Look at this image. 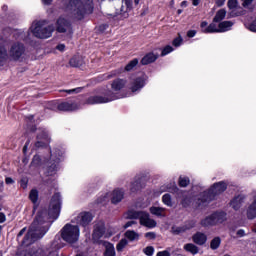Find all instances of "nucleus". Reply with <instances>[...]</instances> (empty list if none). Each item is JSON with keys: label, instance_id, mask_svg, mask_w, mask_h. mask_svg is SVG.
<instances>
[{"label": "nucleus", "instance_id": "46", "mask_svg": "<svg viewBox=\"0 0 256 256\" xmlns=\"http://www.w3.org/2000/svg\"><path fill=\"white\" fill-rule=\"evenodd\" d=\"M179 185L180 187H187V185H189V179L187 177H180Z\"/></svg>", "mask_w": 256, "mask_h": 256}, {"label": "nucleus", "instance_id": "20", "mask_svg": "<svg viewBox=\"0 0 256 256\" xmlns=\"http://www.w3.org/2000/svg\"><path fill=\"white\" fill-rule=\"evenodd\" d=\"M243 203H245V195H238L234 197V199L230 202V205L234 211H239V209L243 207Z\"/></svg>", "mask_w": 256, "mask_h": 256}, {"label": "nucleus", "instance_id": "61", "mask_svg": "<svg viewBox=\"0 0 256 256\" xmlns=\"http://www.w3.org/2000/svg\"><path fill=\"white\" fill-rule=\"evenodd\" d=\"M5 221H6L5 214L0 213V223H5Z\"/></svg>", "mask_w": 256, "mask_h": 256}, {"label": "nucleus", "instance_id": "32", "mask_svg": "<svg viewBox=\"0 0 256 256\" xmlns=\"http://www.w3.org/2000/svg\"><path fill=\"white\" fill-rule=\"evenodd\" d=\"M126 239H129V241H139V233L133 231V230H127L125 232Z\"/></svg>", "mask_w": 256, "mask_h": 256}, {"label": "nucleus", "instance_id": "22", "mask_svg": "<svg viewBox=\"0 0 256 256\" xmlns=\"http://www.w3.org/2000/svg\"><path fill=\"white\" fill-rule=\"evenodd\" d=\"M228 8L230 9V15L232 17H239V15H243V10H241L240 12H235V10L237 9V5L238 2L237 0H228Z\"/></svg>", "mask_w": 256, "mask_h": 256}, {"label": "nucleus", "instance_id": "2", "mask_svg": "<svg viewBox=\"0 0 256 256\" xmlns=\"http://www.w3.org/2000/svg\"><path fill=\"white\" fill-rule=\"evenodd\" d=\"M63 5L78 21L93 13V0H63Z\"/></svg>", "mask_w": 256, "mask_h": 256}, {"label": "nucleus", "instance_id": "26", "mask_svg": "<svg viewBox=\"0 0 256 256\" xmlns=\"http://www.w3.org/2000/svg\"><path fill=\"white\" fill-rule=\"evenodd\" d=\"M167 211L163 207H157V206H152L150 207V213L152 215H156V217H167V214L165 213Z\"/></svg>", "mask_w": 256, "mask_h": 256}, {"label": "nucleus", "instance_id": "41", "mask_svg": "<svg viewBox=\"0 0 256 256\" xmlns=\"http://www.w3.org/2000/svg\"><path fill=\"white\" fill-rule=\"evenodd\" d=\"M128 243L127 239H122L116 246L117 251H123L127 247Z\"/></svg>", "mask_w": 256, "mask_h": 256}, {"label": "nucleus", "instance_id": "60", "mask_svg": "<svg viewBox=\"0 0 256 256\" xmlns=\"http://www.w3.org/2000/svg\"><path fill=\"white\" fill-rule=\"evenodd\" d=\"M131 225H135V221H128V222L124 225V228L127 229V228L131 227Z\"/></svg>", "mask_w": 256, "mask_h": 256}, {"label": "nucleus", "instance_id": "11", "mask_svg": "<svg viewBox=\"0 0 256 256\" xmlns=\"http://www.w3.org/2000/svg\"><path fill=\"white\" fill-rule=\"evenodd\" d=\"M125 195V192H123V190L121 189H116L114 190L112 193H106L103 198L102 201H100V203H103V201H109V198L111 197V202L114 204L120 203V201H123V197Z\"/></svg>", "mask_w": 256, "mask_h": 256}, {"label": "nucleus", "instance_id": "9", "mask_svg": "<svg viewBox=\"0 0 256 256\" xmlns=\"http://www.w3.org/2000/svg\"><path fill=\"white\" fill-rule=\"evenodd\" d=\"M63 157V152L58 151V152H54L51 155V161H50V165L48 166V175H55V173L57 172V169H59V163L61 161Z\"/></svg>", "mask_w": 256, "mask_h": 256}, {"label": "nucleus", "instance_id": "3", "mask_svg": "<svg viewBox=\"0 0 256 256\" xmlns=\"http://www.w3.org/2000/svg\"><path fill=\"white\" fill-rule=\"evenodd\" d=\"M127 85V82L123 79H116L112 82V90L108 91L107 94L103 96H90L86 100V105H99L101 103H111V101H116V99H123V95L119 93L123 87Z\"/></svg>", "mask_w": 256, "mask_h": 256}, {"label": "nucleus", "instance_id": "56", "mask_svg": "<svg viewBox=\"0 0 256 256\" xmlns=\"http://www.w3.org/2000/svg\"><path fill=\"white\" fill-rule=\"evenodd\" d=\"M239 237H245L247 234L245 233V230L239 229L236 233Z\"/></svg>", "mask_w": 256, "mask_h": 256}, {"label": "nucleus", "instance_id": "38", "mask_svg": "<svg viewBox=\"0 0 256 256\" xmlns=\"http://www.w3.org/2000/svg\"><path fill=\"white\" fill-rule=\"evenodd\" d=\"M139 64V60L138 59H133L132 61H130L126 67L124 68L125 71H133L134 67H137V65Z\"/></svg>", "mask_w": 256, "mask_h": 256}, {"label": "nucleus", "instance_id": "48", "mask_svg": "<svg viewBox=\"0 0 256 256\" xmlns=\"http://www.w3.org/2000/svg\"><path fill=\"white\" fill-rule=\"evenodd\" d=\"M181 43H183V38H181V36H179L178 38L174 39L173 42H172L174 47H181Z\"/></svg>", "mask_w": 256, "mask_h": 256}, {"label": "nucleus", "instance_id": "18", "mask_svg": "<svg viewBox=\"0 0 256 256\" xmlns=\"http://www.w3.org/2000/svg\"><path fill=\"white\" fill-rule=\"evenodd\" d=\"M30 256H58L57 250H49L43 248H35Z\"/></svg>", "mask_w": 256, "mask_h": 256}, {"label": "nucleus", "instance_id": "17", "mask_svg": "<svg viewBox=\"0 0 256 256\" xmlns=\"http://www.w3.org/2000/svg\"><path fill=\"white\" fill-rule=\"evenodd\" d=\"M104 234H105V222L104 221H98L94 225V232H93L94 241H97L98 239H101V237H103Z\"/></svg>", "mask_w": 256, "mask_h": 256}, {"label": "nucleus", "instance_id": "53", "mask_svg": "<svg viewBox=\"0 0 256 256\" xmlns=\"http://www.w3.org/2000/svg\"><path fill=\"white\" fill-rule=\"evenodd\" d=\"M225 1L227 0H215V5L217 7H223V5H225Z\"/></svg>", "mask_w": 256, "mask_h": 256}, {"label": "nucleus", "instance_id": "25", "mask_svg": "<svg viewBox=\"0 0 256 256\" xmlns=\"http://www.w3.org/2000/svg\"><path fill=\"white\" fill-rule=\"evenodd\" d=\"M102 245L105 247L104 256H115V246H113V244L103 241Z\"/></svg>", "mask_w": 256, "mask_h": 256}, {"label": "nucleus", "instance_id": "55", "mask_svg": "<svg viewBox=\"0 0 256 256\" xmlns=\"http://www.w3.org/2000/svg\"><path fill=\"white\" fill-rule=\"evenodd\" d=\"M81 92V88H75V89H70V90H66V93H80Z\"/></svg>", "mask_w": 256, "mask_h": 256}, {"label": "nucleus", "instance_id": "16", "mask_svg": "<svg viewBox=\"0 0 256 256\" xmlns=\"http://www.w3.org/2000/svg\"><path fill=\"white\" fill-rule=\"evenodd\" d=\"M47 143H49V134H47L45 129H38L36 147H43Z\"/></svg>", "mask_w": 256, "mask_h": 256}, {"label": "nucleus", "instance_id": "13", "mask_svg": "<svg viewBox=\"0 0 256 256\" xmlns=\"http://www.w3.org/2000/svg\"><path fill=\"white\" fill-rule=\"evenodd\" d=\"M145 81H147V76H145V74L134 78L130 87L132 93H137V91H141V89L145 87Z\"/></svg>", "mask_w": 256, "mask_h": 256}, {"label": "nucleus", "instance_id": "40", "mask_svg": "<svg viewBox=\"0 0 256 256\" xmlns=\"http://www.w3.org/2000/svg\"><path fill=\"white\" fill-rule=\"evenodd\" d=\"M29 197L32 203H37V200L39 199V192L36 189H33L30 191Z\"/></svg>", "mask_w": 256, "mask_h": 256}, {"label": "nucleus", "instance_id": "21", "mask_svg": "<svg viewBox=\"0 0 256 256\" xmlns=\"http://www.w3.org/2000/svg\"><path fill=\"white\" fill-rule=\"evenodd\" d=\"M79 105L75 102H62L58 105L59 111H77Z\"/></svg>", "mask_w": 256, "mask_h": 256}, {"label": "nucleus", "instance_id": "39", "mask_svg": "<svg viewBox=\"0 0 256 256\" xmlns=\"http://www.w3.org/2000/svg\"><path fill=\"white\" fill-rule=\"evenodd\" d=\"M123 68H118L114 71H111L107 76L106 79H113V77H117V75H121L123 73Z\"/></svg>", "mask_w": 256, "mask_h": 256}, {"label": "nucleus", "instance_id": "31", "mask_svg": "<svg viewBox=\"0 0 256 256\" xmlns=\"http://www.w3.org/2000/svg\"><path fill=\"white\" fill-rule=\"evenodd\" d=\"M184 251H187L188 253H191L192 255H197L199 253V248L192 243H188L184 245Z\"/></svg>", "mask_w": 256, "mask_h": 256}, {"label": "nucleus", "instance_id": "14", "mask_svg": "<svg viewBox=\"0 0 256 256\" xmlns=\"http://www.w3.org/2000/svg\"><path fill=\"white\" fill-rule=\"evenodd\" d=\"M247 219H256V191L253 192L252 200L246 207Z\"/></svg>", "mask_w": 256, "mask_h": 256}, {"label": "nucleus", "instance_id": "64", "mask_svg": "<svg viewBox=\"0 0 256 256\" xmlns=\"http://www.w3.org/2000/svg\"><path fill=\"white\" fill-rule=\"evenodd\" d=\"M190 1H192V5H194L195 7L199 5V0H190Z\"/></svg>", "mask_w": 256, "mask_h": 256}, {"label": "nucleus", "instance_id": "37", "mask_svg": "<svg viewBox=\"0 0 256 256\" xmlns=\"http://www.w3.org/2000/svg\"><path fill=\"white\" fill-rule=\"evenodd\" d=\"M162 203L166 205L167 207H173V201L171 200V195L164 194L162 197Z\"/></svg>", "mask_w": 256, "mask_h": 256}, {"label": "nucleus", "instance_id": "1", "mask_svg": "<svg viewBox=\"0 0 256 256\" xmlns=\"http://www.w3.org/2000/svg\"><path fill=\"white\" fill-rule=\"evenodd\" d=\"M59 213H61V194L56 193L51 199L48 215L45 210L37 214L27 234L21 241V246L29 247V245H33L35 241L41 239L49 231V225L55 219H58Z\"/></svg>", "mask_w": 256, "mask_h": 256}, {"label": "nucleus", "instance_id": "43", "mask_svg": "<svg viewBox=\"0 0 256 256\" xmlns=\"http://www.w3.org/2000/svg\"><path fill=\"white\" fill-rule=\"evenodd\" d=\"M143 253L147 256H153L155 253V248H153V246H148L143 249Z\"/></svg>", "mask_w": 256, "mask_h": 256}, {"label": "nucleus", "instance_id": "42", "mask_svg": "<svg viewBox=\"0 0 256 256\" xmlns=\"http://www.w3.org/2000/svg\"><path fill=\"white\" fill-rule=\"evenodd\" d=\"M245 26L247 29H249V31H252V33H256V17L251 23H246Z\"/></svg>", "mask_w": 256, "mask_h": 256}, {"label": "nucleus", "instance_id": "36", "mask_svg": "<svg viewBox=\"0 0 256 256\" xmlns=\"http://www.w3.org/2000/svg\"><path fill=\"white\" fill-rule=\"evenodd\" d=\"M192 227H195V223L191 224L188 227H173L172 231L173 233H176V235H179V233H184V231H187V229H192Z\"/></svg>", "mask_w": 256, "mask_h": 256}, {"label": "nucleus", "instance_id": "57", "mask_svg": "<svg viewBox=\"0 0 256 256\" xmlns=\"http://www.w3.org/2000/svg\"><path fill=\"white\" fill-rule=\"evenodd\" d=\"M195 35H197V31L195 30H190L187 32V37H195Z\"/></svg>", "mask_w": 256, "mask_h": 256}, {"label": "nucleus", "instance_id": "52", "mask_svg": "<svg viewBox=\"0 0 256 256\" xmlns=\"http://www.w3.org/2000/svg\"><path fill=\"white\" fill-rule=\"evenodd\" d=\"M156 256H171V254L169 253V251L164 250V251L158 252Z\"/></svg>", "mask_w": 256, "mask_h": 256}, {"label": "nucleus", "instance_id": "7", "mask_svg": "<svg viewBox=\"0 0 256 256\" xmlns=\"http://www.w3.org/2000/svg\"><path fill=\"white\" fill-rule=\"evenodd\" d=\"M31 31L33 36L37 37L38 39H49V37L53 35L55 28H53V26L45 27L41 25V22H37L31 26Z\"/></svg>", "mask_w": 256, "mask_h": 256}, {"label": "nucleus", "instance_id": "6", "mask_svg": "<svg viewBox=\"0 0 256 256\" xmlns=\"http://www.w3.org/2000/svg\"><path fill=\"white\" fill-rule=\"evenodd\" d=\"M79 226L66 224L61 230V237L66 243H77L79 241Z\"/></svg>", "mask_w": 256, "mask_h": 256}, {"label": "nucleus", "instance_id": "45", "mask_svg": "<svg viewBox=\"0 0 256 256\" xmlns=\"http://www.w3.org/2000/svg\"><path fill=\"white\" fill-rule=\"evenodd\" d=\"M140 188H141V182L135 181V182H133V183L131 184V186H130V191L135 192V191H137V190L140 189Z\"/></svg>", "mask_w": 256, "mask_h": 256}, {"label": "nucleus", "instance_id": "35", "mask_svg": "<svg viewBox=\"0 0 256 256\" xmlns=\"http://www.w3.org/2000/svg\"><path fill=\"white\" fill-rule=\"evenodd\" d=\"M221 247V238L220 237H215L211 242H210V249L215 251L216 249H219Z\"/></svg>", "mask_w": 256, "mask_h": 256}, {"label": "nucleus", "instance_id": "63", "mask_svg": "<svg viewBox=\"0 0 256 256\" xmlns=\"http://www.w3.org/2000/svg\"><path fill=\"white\" fill-rule=\"evenodd\" d=\"M21 187H23V189L27 187V182H25V180H21Z\"/></svg>", "mask_w": 256, "mask_h": 256}, {"label": "nucleus", "instance_id": "54", "mask_svg": "<svg viewBox=\"0 0 256 256\" xmlns=\"http://www.w3.org/2000/svg\"><path fill=\"white\" fill-rule=\"evenodd\" d=\"M5 183L6 185H13V183H15V180H13V178L11 177H6Z\"/></svg>", "mask_w": 256, "mask_h": 256}, {"label": "nucleus", "instance_id": "10", "mask_svg": "<svg viewBox=\"0 0 256 256\" xmlns=\"http://www.w3.org/2000/svg\"><path fill=\"white\" fill-rule=\"evenodd\" d=\"M7 45H9V40L2 35H0V67H3L9 59V52L7 53Z\"/></svg>", "mask_w": 256, "mask_h": 256}, {"label": "nucleus", "instance_id": "59", "mask_svg": "<svg viewBox=\"0 0 256 256\" xmlns=\"http://www.w3.org/2000/svg\"><path fill=\"white\" fill-rule=\"evenodd\" d=\"M243 1V6L248 7V5H251L253 3V0H242Z\"/></svg>", "mask_w": 256, "mask_h": 256}, {"label": "nucleus", "instance_id": "44", "mask_svg": "<svg viewBox=\"0 0 256 256\" xmlns=\"http://www.w3.org/2000/svg\"><path fill=\"white\" fill-rule=\"evenodd\" d=\"M169 53H173V47L168 45L163 48L161 56L165 57V55H169Z\"/></svg>", "mask_w": 256, "mask_h": 256}, {"label": "nucleus", "instance_id": "12", "mask_svg": "<svg viewBox=\"0 0 256 256\" xmlns=\"http://www.w3.org/2000/svg\"><path fill=\"white\" fill-rule=\"evenodd\" d=\"M57 32L71 35L73 33V30L71 29V22L63 17H60L57 21Z\"/></svg>", "mask_w": 256, "mask_h": 256}, {"label": "nucleus", "instance_id": "27", "mask_svg": "<svg viewBox=\"0 0 256 256\" xmlns=\"http://www.w3.org/2000/svg\"><path fill=\"white\" fill-rule=\"evenodd\" d=\"M193 241L196 245H205L207 243V235L198 232L193 236Z\"/></svg>", "mask_w": 256, "mask_h": 256}, {"label": "nucleus", "instance_id": "51", "mask_svg": "<svg viewBox=\"0 0 256 256\" xmlns=\"http://www.w3.org/2000/svg\"><path fill=\"white\" fill-rule=\"evenodd\" d=\"M25 231H27V228H23V229L18 233V236H17V240H18V241H21V237H23V235H25Z\"/></svg>", "mask_w": 256, "mask_h": 256}, {"label": "nucleus", "instance_id": "58", "mask_svg": "<svg viewBox=\"0 0 256 256\" xmlns=\"http://www.w3.org/2000/svg\"><path fill=\"white\" fill-rule=\"evenodd\" d=\"M56 49L58 50V51H65V45L64 44H59V45H57L56 46Z\"/></svg>", "mask_w": 256, "mask_h": 256}, {"label": "nucleus", "instance_id": "30", "mask_svg": "<svg viewBox=\"0 0 256 256\" xmlns=\"http://www.w3.org/2000/svg\"><path fill=\"white\" fill-rule=\"evenodd\" d=\"M83 57L81 56H74L70 59V65L71 67H83Z\"/></svg>", "mask_w": 256, "mask_h": 256}, {"label": "nucleus", "instance_id": "19", "mask_svg": "<svg viewBox=\"0 0 256 256\" xmlns=\"http://www.w3.org/2000/svg\"><path fill=\"white\" fill-rule=\"evenodd\" d=\"M133 9V0H122V6L120 9V13L124 19L129 17V12Z\"/></svg>", "mask_w": 256, "mask_h": 256}, {"label": "nucleus", "instance_id": "8", "mask_svg": "<svg viewBox=\"0 0 256 256\" xmlns=\"http://www.w3.org/2000/svg\"><path fill=\"white\" fill-rule=\"evenodd\" d=\"M23 55H25V45L21 42L11 44L8 51L10 61H21V59H23Z\"/></svg>", "mask_w": 256, "mask_h": 256}, {"label": "nucleus", "instance_id": "29", "mask_svg": "<svg viewBox=\"0 0 256 256\" xmlns=\"http://www.w3.org/2000/svg\"><path fill=\"white\" fill-rule=\"evenodd\" d=\"M225 17H227V10L220 9L216 12V15L213 18V23H221Z\"/></svg>", "mask_w": 256, "mask_h": 256}, {"label": "nucleus", "instance_id": "34", "mask_svg": "<svg viewBox=\"0 0 256 256\" xmlns=\"http://www.w3.org/2000/svg\"><path fill=\"white\" fill-rule=\"evenodd\" d=\"M204 31H205V33H220L219 24L217 26V24H215V22H213L210 25H208L207 29Z\"/></svg>", "mask_w": 256, "mask_h": 256}, {"label": "nucleus", "instance_id": "33", "mask_svg": "<svg viewBox=\"0 0 256 256\" xmlns=\"http://www.w3.org/2000/svg\"><path fill=\"white\" fill-rule=\"evenodd\" d=\"M201 225H202V227H213V225H215L213 214H211L210 216H207L206 218H204L201 221Z\"/></svg>", "mask_w": 256, "mask_h": 256}, {"label": "nucleus", "instance_id": "49", "mask_svg": "<svg viewBox=\"0 0 256 256\" xmlns=\"http://www.w3.org/2000/svg\"><path fill=\"white\" fill-rule=\"evenodd\" d=\"M207 27H209V23H207V21H202L200 24V29H201L202 33H205Z\"/></svg>", "mask_w": 256, "mask_h": 256}, {"label": "nucleus", "instance_id": "4", "mask_svg": "<svg viewBox=\"0 0 256 256\" xmlns=\"http://www.w3.org/2000/svg\"><path fill=\"white\" fill-rule=\"evenodd\" d=\"M227 189V184L225 182L215 183L207 192L200 194L198 198V206H205L210 201H213L217 195H221L223 191Z\"/></svg>", "mask_w": 256, "mask_h": 256}, {"label": "nucleus", "instance_id": "47", "mask_svg": "<svg viewBox=\"0 0 256 256\" xmlns=\"http://www.w3.org/2000/svg\"><path fill=\"white\" fill-rule=\"evenodd\" d=\"M32 165H33L34 167H37V166L41 165V156L35 155V156L33 157V159H32Z\"/></svg>", "mask_w": 256, "mask_h": 256}, {"label": "nucleus", "instance_id": "24", "mask_svg": "<svg viewBox=\"0 0 256 256\" xmlns=\"http://www.w3.org/2000/svg\"><path fill=\"white\" fill-rule=\"evenodd\" d=\"M158 57H159V55H157L153 52H150L142 58L141 63L143 65H149L150 63H155V61H157Z\"/></svg>", "mask_w": 256, "mask_h": 256}, {"label": "nucleus", "instance_id": "15", "mask_svg": "<svg viewBox=\"0 0 256 256\" xmlns=\"http://www.w3.org/2000/svg\"><path fill=\"white\" fill-rule=\"evenodd\" d=\"M93 221V214L89 212H82L76 217V223L82 225V227H87L89 223Z\"/></svg>", "mask_w": 256, "mask_h": 256}, {"label": "nucleus", "instance_id": "50", "mask_svg": "<svg viewBox=\"0 0 256 256\" xmlns=\"http://www.w3.org/2000/svg\"><path fill=\"white\" fill-rule=\"evenodd\" d=\"M146 239H155L156 234L154 232H147L145 234Z\"/></svg>", "mask_w": 256, "mask_h": 256}, {"label": "nucleus", "instance_id": "28", "mask_svg": "<svg viewBox=\"0 0 256 256\" xmlns=\"http://www.w3.org/2000/svg\"><path fill=\"white\" fill-rule=\"evenodd\" d=\"M218 25L220 33H225L231 31V27H233L234 23L232 21H222Z\"/></svg>", "mask_w": 256, "mask_h": 256}, {"label": "nucleus", "instance_id": "5", "mask_svg": "<svg viewBox=\"0 0 256 256\" xmlns=\"http://www.w3.org/2000/svg\"><path fill=\"white\" fill-rule=\"evenodd\" d=\"M129 219H139L140 225L147 227L148 229H154L157 227V222L149 217V213L143 211H129Z\"/></svg>", "mask_w": 256, "mask_h": 256}, {"label": "nucleus", "instance_id": "23", "mask_svg": "<svg viewBox=\"0 0 256 256\" xmlns=\"http://www.w3.org/2000/svg\"><path fill=\"white\" fill-rule=\"evenodd\" d=\"M212 217L214 219V225H220L227 221V213L225 212H215L212 214Z\"/></svg>", "mask_w": 256, "mask_h": 256}, {"label": "nucleus", "instance_id": "62", "mask_svg": "<svg viewBox=\"0 0 256 256\" xmlns=\"http://www.w3.org/2000/svg\"><path fill=\"white\" fill-rule=\"evenodd\" d=\"M43 5H51L53 3V0H42Z\"/></svg>", "mask_w": 256, "mask_h": 256}]
</instances>
